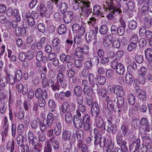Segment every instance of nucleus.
I'll list each match as a JSON object with an SVG mask.
<instances>
[{"instance_id":"obj_31","label":"nucleus","mask_w":152,"mask_h":152,"mask_svg":"<svg viewBox=\"0 0 152 152\" xmlns=\"http://www.w3.org/2000/svg\"><path fill=\"white\" fill-rule=\"evenodd\" d=\"M96 83L100 85H103L106 83V78L102 76L98 75L96 78Z\"/></svg>"},{"instance_id":"obj_62","label":"nucleus","mask_w":152,"mask_h":152,"mask_svg":"<svg viewBox=\"0 0 152 152\" xmlns=\"http://www.w3.org/2000/svg\"><path fill=\"white\" fill-rule=\"evenodd\" d=\"M88 24L90 26H94L96 23V19L94 17H91L87 21Z\"/></svg>"},{"instance_id":"obj_49","label":"nucleus","mask_w":152,"mask_h":152,"mask_svg":"<svg viewBox=\"0 0 152 152\" xmlns=\"http://www.w3.org/2000/svg\"><path fill=\"white\" fill-rule=\"evenodd\" d=\"M107 27L106 26L103 25L100 27L99 31L101 34H105L107 33Z\"/></svg>"},{"instance_id":"obj_33","label":"nucleus","mask_w":152,"mask_h":152,"mask_svg":"<svg viewBox=\"0 0 152 152\" xmlns=\"http://www.w3.org/2000/svg\"><path fill=\"white\" fill-rule=\"evenodd\" d=\"M145 56L148 60L152 58V49L150 48L146 49L144 51Z\"/></svg>"},{"instance_id":"obj_39","label":"nucleus","mask_w":152,"mask_h":152,"mask_svg":"<svg viewBox=\"0 0 152 152\" xmlns=\"http://www.w3.org/2000/svg\"><path fill=\"white\" fill-rule=\"evenodd\" d=\"M112 46L114 48H118L120 46V42L119 37L115 38L112 43Z\"/></svg>"},{"instance_id":"obj_60","label":"nucleus","mask_w":152,"mask_h":152,"mask_svg":"<svg viewBox=\"0 0 152 152\" xmlns=\"http://www.w3.org/2000/svg\"><path fill=\"white\" fill-rule=\"evenodd\" d=\"M90 61L93 65L95 64L97 65L99 64V60L98 57L97 56H95L91 59Z\"/></svg>"},{"instance_id":"obj_48","label":"nucleus","mask_w":152,"mask_h":152,"mask_svg":"<svg viewBox=\"0 0 152 152\" xmlns=\"http://www.w3.org/2000/svg\"><path fill=\"white\" fill-rule=\"evenodd\" d=\"M116 139L117 143L119 145H120L122 144H126V142L124 140H123L122 137L119 135H117Z\"/></svg>"},{"instance_id":"obj_59","label":"nucleus","mask_w":152,"mask_h":152,"mask_svg":"<svg viewBox=\"0 0 152 152\" xmlns=\"http://www.w3.org/2000/svg\"><path fill=\"white\" fill-rule=\"evenodd\" d=\"M143 142L146 144L150 145L152 142L151 139L149 137L145 136L142 138Z\"/></svg>"},{"instance_id":"obj_3","label":"nucleus","mask_w":152,"mask_h":152,"mask_svg":"<svg viewBox=\"0 0 152 152\" xmlns=\"http://www.w3.org/2000/svg\"><path fill=\"white\" fill-rule=\"evenodd\" d=\"M76 113L78 117L76 116H75L73 120V123L75 128L77 129H80L82 127L84 123L80 117L81 114L79 110H77Z\"/></svg>"},{"instance_id":"obj_41","label":"nucleus","mask_w":152,"mask_h":152,"mask_svg":"<svg viewBox=\"0 0 152 152\" xmlns=\"http://www.w3.org/2000/svg\"><path fill=\"white\" fill-rule=\"evenodd\" d=\"M117 100L116 104L118 108H120L123 105L124 101L122 97H118L116 98Z\"/></svg>"},{"instance_id":"obj_19","label":"nucleus","mask_w":152,"mask_h":152,"mask_svg":"<svg viewBox=\"0 0 152 152\" xmlns=\"http://www.w3.org/2000/svg\"><path fill=\"white\" fill-rule=\"evenodd\" d=\"M64 20L66 23H69L73 19L72 13L71 11H67L65 13Z\"/></svg>"},{"instance_id":"obj_63","label":"nucleus","mask_w":152,"mask_h":152,"mask_svg":"<svg viewBox=\"0 0 152 152\" xmlns=\"http://www.w3.org/2000/svg\"><path fill=\"white\" fill-rule=\"evenodd\" d=\"M54 137H53L50 138V141L52 143L53 146L54 148L56 149L58 148L59 146L58 142L57 140H53Z\"/></svg>"},{"instance_id":"obj_11","label":"nucleus","mask_w":152,"mask_h":152,"mask_svg":"<svg viewBox=\"0 0 152 152\" xmlns=\"http://www.w3.org/2000/svg\"><path fill=\"white\" fill-rule=\"evenodd\" d=\"M99 108L97 102H93L91 109V112L92 115L95 116V117L99 116Z\"/></svg>"},{"instance_id":"obj_45","label":"nucleus","mask_w":152,"mask_h":152,"mask_svg":"<svg viewBox=\"0 0 152 152\" xmlns=\"http://www.w3.org/2000/svg\"><path fill=\"white\" fill-rule=\"evenodd\" d=\"M77 137L79 140L78 141H82L83 137V132L82 130H78L76 132Z\"/></svg>"},{"instance_id":"obj_12","label":"nucleus","mask_w":152,"mask_h":152,"mask_svg":"<svg viewBox=\"0 0 152 152\" xmlns=\"http://www.w3.org/2000/svg\"><path fill=\"white\" fill-rule=\"evenodd\" d=\"M107 10H111V12H112V13H109L107 15V18L110 20L112 19L114 17L113 15L115 13H117L120 14L121 13L122 11L119 10V9H117L115 7H109L107 8Z\"/></svg>"},{"instance_id":"obj_14","label":"nucleus","mask_w":152,"mask_h":152,"mask_svg":"<svg viewBox=\"0 0 152 152\" xmlns=\"http://www.w3.org/2000/svg\"><path fill=\"white\" fill-rule=\"evenodd\" d=\"M114 92L118 97H122L126 96V93L124 91L123 87L121 86L116 85L114 87Z\"/></svg>"},{"instance_id":"obj_20","label":"nucleus","mask_w":152,"mask_h":152,"mask_svg":"<svg viewBox=\"0 0 152 152\" xmlns=\"http://www.w3.org/2000/svg\"><path fill=\"white\" fill-rule=\"evenodd\" d=\"M77 146L79 149H80L82 152H88V148L87 145L84 144L82 141H78Z\"/></svg>"},{"instance_id":"obj_21","label":"nucleus","mask_w":152,"mask_h":152,"mask_svg":"<svg viewBox=\"0 0 152 152\" xmlns=\"http://www.w3.org/2000/svg\"><path fill=\"white\" fill-rule=\"evenodd\" d=\"M125 79L126 83L129 85H131L134 81V78L132 75L129 72L126 74Z\"/></svg>"},{"instance_id":"obj_38","label":"nucleus","mask_w":152,"mask_h":152,"mask_svg":"<svg viewBox=\"0 0 152 152\" xmlns=\"http://www.w3.org/2000/svg\"><path fill=\"white\" fill-rule=\"evenodd\" d=\"M127 99L129 104L133 105L135 102V98L132 94H129L127 95Z\"/></svg>"},{"instance_id":"obj_44","label":"nucleus","mask_w":152,"mask_h":152,"mask_svg":"<svg viewBox=\"0 0 152 152\" xmlns=\"http://www.w3.org/2000/svg\"><path fill=\"white\" fill-rule=\"evenodd\" d=\"M15 76L16 80L19 81L22 78V75L21 71L20 70H16L15 71Z\"/></svg>"},{"instance_id":"obj_6","label":"nucleus","mask_w":152,"mask_h":152,"mask_svg":"<svg viewBox=\"0 0 152 152\" xmlns=\"http://www.w3.org/2000/svg\"><path fill=\"white\" fill-rule=\"evenodd\" d=\"M7 15L9 17L12 16L13 17H15L18 22L20 21L21 20L19 11L17 9H15L13 10L12 7H9L7 10Z\"/></svg>"},{"instance_id":"obj_16","label":"nucleus","mask_w":152,"mask_h":152,"mask_svg":"<svg viewBox=\"0 0 152 152\" xmlns=\"http://www.w3.org/2000/svg\"><path fill=\"white\" fill-rule=\"evenodd\" d=\"M28 137L29 143L35 144H37L38 140L36 137H34L33 133L31 131H29L28 133Z\"/></svg>"},{"instance_id":"obj_1","label":"nucleus","mask_w":152,"mask_h":152,"mask_svg":"<svg viewBox=\"0 0 152 152\" xmlns=\"http://www.w3.org/2000/svg\"><path fill=\"white\" fill-rule=\"evenodd\" d=\"M80 5H83L80 12V15L86 18L90 15L92 12L91 10L89 8L90 2L88 1H83V0H80Z\"/></svg>"},{"instance_id":"obj_57","label":"nucleus","mask_w":152,"mask_h":152,"mask_svg":"<svg viewBox=\"0 0 152 152\" xmlns=\"http://www.w3.org/2000/svg\"><path fill=\"white\" fill-rule=\"evenodd\" d=\"M138 40V36L135 34L132 35L130 39V42L137 44Z\"/></svg>"},{"instance_id":"obj_35","label":"nucleus","mask_w":152,"mask_h":152,"mask_svg":"<svg viewBox=\"0 0 152 152\" xmlns=\"http://www.w3.org/2000/svg\"><path fill=\"white\" fill-rule=\"evenodd\" d=\"M38 9L40 11V15L41 16L44 17L45 16L47 10L45 6L40 4L38 7Z\"/></svg>"},{"instance_id":"obj_54","label":"nucleus","mask_w":152,"mask_h":152,"mask_svg":"<svg viewBox=\"0 0 152 152\" xmlns=\"http://www.w3.org/2000/svg\"><path fill=\"white\" fill-rule=\"evenodd\" d=\"M17 117L20 119H23L24 116V113L23 111L21 109H20L16 113Z\"/></svg>"},{"instance_id":"obj_42","label":"nucleus","mask_w":152,"mask_h":152,"mask_svg":"<svg viewBox=\"0 0 152 152\" xmlns=\"http://www.w3.org/2000/svg\"><path fill=\"white\" fill-rule=\"evenodd\" d=\"M46 40L45 37H43L41 38L37 44V48L40 50L43 47V45L44 44Z\"/></svg>"},{"instance_id":"obj_43","label":"nucleus","mask_w":152,"mask_h":152,"mask_svg":"<svg viewBox=\"0 0 152 152\" xmlns=\"http://www.w3.org/2000/svg\"><path fill=\"white\" fill-rule=\"evenodd\" d=\"M148 149V146L146 145H140L139 147L138 148V152H147Z\"/></svg>"},{"instance_id":"obj_30","label":"nucleus","mask_w":152,"mask_h":152,"mask_svg":"<svg viewBox=\"0 0 152 152\" xmlns=\"http://www.w3.org/2000/svg\"><path fill=\"white\" fill-rule=\"evenodd\" d=\"M88 51H84L82 48L78 47L76 50V54L78 58H83V53L87 54Z\"/></svg>"},{"instance_id":"obj_8","label":"nucleus","mask_w":152,"mask_h":152,"mask_svg":"<svg viewBox=\"0 0 152 152\" xmlns=\"http://www.w3.org/2000/svg\"><path fill=\"white\" fill-rule=\"evenodd\" d=\"M104 129L110 132H111L112 134H115L117 131L116 127L109 120L105 122Z\"/></svg>"},{"instance_id":"obj_51","label":"nucleus","mask_w":152,"mask_h":152,"mask_svg":"<svg viewBox=\"0 0 152 152\" xmlns=\"http://www.w3.org/2000/svg\"><path fill=\"white\" fill-rule=\"evenodd\" d=\"M19 148L21 152H29V148L26 145H20L19 146Z\"/></svg>"},{"instance_id":"obj_5","label":"nucleus","mask_w":152,"mask_h":152,"mask_svg":"<svg viewBox=\"0 0 152 152\" xmlns=\"http://www.w3.org/2000/svg\"><path fill=\"white\" fill-rule=\"evenodd\" d=\"M97 33L96 31L90 30L89 32L86 34V38L87 41L88 42H92L93 44H96L97 39Z\"/></svg>"},{"instance_id":"obj_55","label":"nucleus","mask_w":152,"mask_h":152,"mask_svg":"<svg viewBox=\"0 0 152 152\" xmlns=\"http://www.w3.org/2000/svg\"><path fill=\"white\" fill-rule=\"evenodd\" d=\"M59 8L61 12H65L67 8V4L64 2L61 3L59 5Z\"/></svg>"},{"instance_id":"obj_4","label":"nucleus","mask_w":152,"mask_h":152,"mask_svg":"<svg viewBox=\"0 0 152 152\" xmlns=\"http://www.w3.org/2000/svg\"><path fill=\"white\" fill-rule=\"evenodd\" d=\"M72 29L73 33L76 35H83L85 32V28L82 25L75 23L72 26Z\"/></svg>"},{"instance_id":"obj_18","label":"nucleus","mask_w":152,"mask_h":152,"mask_svg":"<svg viewBox=\"0 0 152 152\" xmlns=\"http://www.w3.org/2000/svg\"><path fill=\"white\" fill-rule=\"evenodd\" d=\"M113 36L111 35H106L103 38V43L105 47H107L110 45L111 41L113 39Z\"/></svg>"},{"instance_id":"obj_64","label":"nucleus","mask_w":152,"mask_h":152,"mask_svg":"<svg viewBox=\"0 0 152 152\" xmlns=\"http://www.w3.org/2000/svg\"><path fill=\"white\" fill-rule=\"evenodd\" d=\"M91 90L93 93L95 94L96 93L98 94V85L94 83L91 84Z\"/></svg>"},{"instance_id":"obj_2","label":"nucleus","mask_w":152,"mask_h":152,"mask_svg":"<svg viewBox=\"0 0 152 152\" xmlns=\"http://www.w3.org/2000/svg\"><path fill=\"white\" fill-rule=\"evenodd\" d=\"M112 68L116 70V73L119 75H122L125 72V67L120 63H118V61L115 59L113 60L111 64Z\"/></svg>"},{"instance_id":"obj_53","label":"nucleus","mask_w":152,"mask_h":152,"mask_svg":"<svg viewBox=\"0 0 152 152\" xmlns=\"http://www.w3.org/2000/svg\"><path fill=\"white\" fill-rule=\"evenodd\" d=\"M37 28L38 30L42 33H44L45 31V25L42 23H39L37 25Z\"/></svg>"},{"instance_id":"obj_32","label":"nucleus","mask_w":152,"mask_h":152,"mask_svg":"<svg viewBox=\"0 0 152 152\" xmlns=\"http://www.w3.org/2000/svg\"><path fill=\"white\" fill-rule=\"evenodd\" d=\"M114 147V143L111 141H109L105 146V151L106 152H111Z\"/></svg>"},{"instance_id":"obj_50","label":"nucleus","mask_w":152,"mask_h":152,"mask_svg":"<svg viewBox=\"0 0 152 152\" xmlns=\"http://www.w3.org/2000/svg\"><path fill=\"white\" fill-rule=\"evenodd\" d=\"M27 19L28 24L31 26H33L35 24L34 19L30 15L27 16Z\"/></svg>"},{"instance_id":"obj_34","label":"nucleus","mask_w":152,"mask_h":152,"mask_svg":"<svg viewBox=\"0 0 152 152\" xmlns=\"http://www.w3.org/2000/svg\"><path fill=\"white\" fill-rule=\"evenodd\" d=\"M54 97L57 100L64 101L65 99L64 92V91L60 92L59 94L55 93L54 94Z\"/></svg>"},{"instance_id":"obj_61","label":"nucleus","mask_w":152,"mask_h":152,"mask_svg":"<svg viewBox=\"0 0 152 152\" xmlns=\"http://www.w3.org/2000/svg\"><path fill=\"white\" fill-rule=\"evenodd\" d=\"M80 59L76 60L75 62V65L77 68H79L82 65V61L83 60V58H80Z\"/></svg>"},{"instance_id":"obj_28","label":"nucleus","mask_w":152,"mask_h":152,"mask_svg":"<svg viewBox=\"0 0 152 152\" xmlns=\"http://www.w3.org/2000/svg\"><path fill=\"white\" fill-rule=\"evenodd\" d=\"M55 134L57 136L59 135L61 132V123L58 122L55 125L54 128Z\"/></svg>"},{"instance_id":"obj_15","label":"nucleus","mask_w":152,"mask_h":152,"mask_svg":"<svg viewBox=\"0 0 152 152\" xmlns=\"http://www.w3.org/2000/svg\"><path fill=\"white\" fill-rule=\"evenodd\" d=\"M8 119L7 117H5L3 122L4 127V131L2 133V139L4 140L5 137H6L8 134V124L7 123Z\"/></svg>"},{"instance_id":"obj_40","label":"nucleus","mask_w":152,"mask_h":152,"mask_svg":"<svg viewBox=\"0 0 152 152\" xmlns=\"http://www.w3.org/2000/svg\"><path fill=\"white\" fill-rule=\"evenodd\" d=\"M68 106V102L67 101L64 102L62 105L59 107L60 111H62L64 113H65L67 109Z\"/></svg>"},{"instance_id":"obj_23","label":"nucleus","mask_w":152,"mask_h":152,"mask_svg":"<svg viewBox=\"0 0 152 152\" xmlns=\"http://www.w3.org/2000/svg\"><path fill=\"white\" fill-rule=\"evenodd\" d=\"M93 12L95 15L101 17H104V16L102 13V10L98 5H96L94 7Z\"/></svg>"},{"instance_id":"obj_22","label":"nucleus","mask_w":152,"mask_h":152,"mask_svg":"<svg viewBox=\"0 0 152 152\" xmlns=\"http://www.w3.org/2000/svg\"><path fill=\"white\" fill-rule=\"evenodd\" d=\"M71 135L72 133L70 131L65 130L63 131L62 134V139L64 141H69Z\"/></svg>"},{"instance_id":"obj_58","label":"nucleus","mask_w":152,"mask_h":152,"mask_svg":"<svg viewBox=\"0 0 152 152\" xmlns=\"http://www.w3.org/2000/svg\"><path fill=\"white\" fill-rule=\"evenodd\" d=\"M39 141L41 142H44L46 140V136L45 134L43 132H39L38 134Z\"/></svg>"},{"instance_id":"obj_13","label":"nucleus","mask_w":152,"mask_h":152,"mask_svg":"<svg viewBox=\"0 0 152 152\" xmlns=\"http://www.w3.org/2000/svg\"><path fill=\"white\" fill-rule=\"evenodd\" d=\"M95 124L99 129L104 130V126L102 118L100 116H97L95 118Z\"/></svg>"},{"instance_id":"obj_27","label":"nucleus","mask_w":152,"mask_h":152,"mask_svg":"<svg viewBox=\"0 0 152 152\" xmlns=\"http://www.w3.org/2000/svg\"><path fill=\"white\" fill-rule=\"evenodd\" d=\"M18 90L19 92H21L23 95H26L27 93L28 88L27 86H23L21 84L18 85Z\"/></svg>"},{"instance_id":"obj_56","label":"nucleus","mask_w":152,"mask_h":152,"mask_svg":"<svg viewBox=\"0 0 152 152\" xmlns=\"http://www.w3.org/2000/svg\"><path fill=\"white\" fill-rule=\"evenodd\" d=\"M82 88L79 86L75 87L74 90L75 94L77 96L80 95L82 92Z\"/></svg>"},{"instance_id":"obj_47","label":"nucleus","mask_w":152,"mask_h":152,"mask_svg":"<svg viewBox=\"0 0 152 152\" xmlns=\"http://www.w3.org/2000/svg\"><path fill=\"white\" fill-rule=\"evenodd\" d=\"M128 9L130 11L134 10L135 8V4L132 1H129L127 4Z\"/></svg>"},{"instance_id":"obj_52","label":"nucleus","mask_w":152,"mask_h":152,"mask_svg":"<svg viewBox=\"0 0 152 152\" xmlns=\"http://www.w3.org/2000/svg\"><path fill=\"white\" fill-rule=\"evenodd\" d=\"M41 76L42 77H44L43 81H42V86L43 88H45L48 86V80H47L45 76L44 73H42L41 74Z\"/></svg>"},{"instance_id":"obj_24","label":"nucleus","mask_w":152,"mask_h":152,"mask_svg":"<svg viewBox=\"0 0 152 152\" xmlns=\"http://www.w3.org/2000/svg\"><path fill=\"white\" fill-rule=\"evenodd\" d=\"M37 59L39 61H42L46 62L47 61V58L46 56H43V54L41 51H39L37 54Z\"/></svg>"},{"instance_id":"obj_25","label":"nucleus","mask_w":152,"mask_h":152,"mask_svg":"<svg viewBox=\"0 0 152 152\" xmlns=\"http://www.w3.org/2000/svg\"><path fill=\"white\" fill-rule=\"evenodd\" d=\"M53 115L51 113H48L47 116L46 124L49 127L52 126L53 123Z\"/></svg>"},{"instance_id":"obj_46","label":"nucleus","mask_w":152,"mask_h":152,"mask_svg":"<svg viewBox=\"0 0 152 152\" xmlns=\"http://www.w3.org/2000/svg\"><path fill=\"white\" fill-rule=\"evenodd\" d=\"M66 31V27L64 25L61 24L59 26L58 29V34H62L65 33Z\"/></svg>"},{"instance_id":"obj_7","label":"nucleus","mask_w":152,"mask_h":152,"mask_svg":"<svg viewBox=\"0 0 152 152\" xmlns=\"http://www.w3.org/2000/svg\"><path fill=\"white\" fill-rule=\"evenodd\" d=\"M56 78L57 82L61 87L64 88L67 86V82L62 73H59L57 76Z\"/></svg>"},{"instance_id":"obj_29","label":"nucleus","mask_w":152,"mask_h":152,"mask_svg":"<svg viewBox=\"0 0 152 152\" xmlns=\"http://www.w3.org/2000/svg\"><path fill=\"white\" fill-rule=\"evenodd\" d=\"M137 97L141 101L143 102H145L147 99L146 93L144 91H140L137 94Z\"/></svg>"},{"instance_id":"obj_37","label":"nucleus","mask_w":152,"mask_h":152,"mask_svg":"<svg viewBox=\"0 0 152 152\" xmlns=\"http://www.w3.org/2000/svg\"><path fill=\"white\" fill-rule=\"evenodd\" d=\"M129 28L132 30L136 29L137 27V23L136 21L130 20L129 22L128 25Z\"/></svg>"},{"instance_id":"obj_9","label":"nucleus","mask_w":152,"mask_h":152,"mask_svg":"<svg viewBox=\"0 0 152 152\" xmlns=\"http://www.w3.org/2000/svg\"><path fill=\"white\" fill-rule=\"evenodd\" d=\"M35 96L37 98L39 99H47L48 97L47 91L46 90L43 91L40 88H38L35 91Z\"/></svg>"},{"instance_id":"obj_17","label":"nucleus","mask_w":152,"mask_h":152,"mask_svg":"<svg viewBox=\"0 0 152 152\" xmlns=\"http://www.w3.org/2000/svg\"><path fill=\"white\" fill-rule=\"evenodd\" d=\"M83 1H86L83 0ZM69 2L70 5L73 6V9L75 10H78L80 7H81V8L83 7V5H80V0H69Z\"/></svg>"},{"instance_id":"obj_26","label":"nucleus","mask_w":152,"mask_h":152,"mask_svg":"<svg viewBox=\"0 0 152 152\" xmlns=\"http://www.w3.org/2000/svg\"><path fill=\"white\" fill-rule=\"evenodd\" d=\"M140 140L137 139L136 142H133L129 146L130 150L134 151H137L140 145Z\"/></svg>"},{"instance_id":"obj_36","label":"nucleus","mask_w":152,"mask_h":152,"mask_svg":"<svg viewBox=\"0 0 152 152\" xmlns=\"http://www.w3.org/2000/svg\"><path fill=\"white\" fill-rule=\"evenodd\" d=\"M65 119L66 122L68 124L72 122L73 120V117L70 112H67L65 114Z\"/></svg>"},{"instance_id":"obj_10","label":"nucleus","mask_w":152,"mask_h":152,"mask_svg":"<svg viewBox=\"0 0 152 152\" xmlns=\"http://www.w3.org/2000/svg\"><path fill=\"white\" fill-rule=\"evenodd\" d=\"M83 120L85 123L84 125L85 130H88L91 128L92 124L89 115L88 114H86L83 116Z\"/></svg>"}]
</instances>
